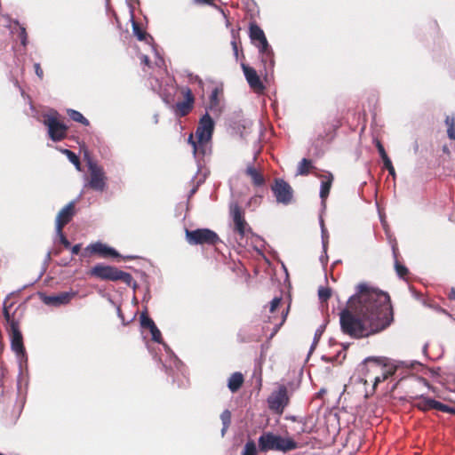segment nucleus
Wrapping results in <instances>:
<instances>
[{
  "mask_svg": "<svg viewBox=\"0 0 455 455\" xmlns=\"http://www.w3.org/2000/svg\"><path fill=\"white\" fill-rule=\"evenodd\" d=\"M214 130V122L208 113H205L200 119L196 131V138L203 140H211Z\"/></svg>",
  "mask_w": 455,
  "mask_h": 455,
  "instance_id": "f8f14e48",
  "label": "nucleus"
},
{
  "mask_svg": "<svg viewBox=\"0 0 455 455\" xmlns=\"http://www.w3.org/2000/svg\"><path fill=\"white\" fill-rule=\"evenodd\" d=\"M257 454H258V451H257L256 443L252 440L248 441L243 447L242 455H257Z\"/></svg>",
  "mask_w": 455,
  "mask_h": 455,
  "instance_id": "c85d7f7f",
  "label": "nucleus"
},
{
  "mask_svg": "<svg viewBox=\"0 0 455 455\" xmlns=\"http://www.w3.org/2000/svg\"><path fill=\"white\" fill-rule=\"evenodd\" d=\"M212 100H215V99H216V92H214L212 94Z\"/></svg>",
  "mask_w": 455,
  "mask_h": 455,
  "instance_id": "69168bd1",
  "label": "nucleus"
},
{
  "mask_svg": "<svg viewBox=\"0 0 455 455\" xmlns=\"http://www.w3.org/2000/svg\"><path fill=\"white\" fill-rule=\"evenodd\" d=\"M230 215L234 222V230L240 236L239 243L242 244L243 238L251 233V228L244 220L242 210L237 203L230 204Z\"/></svg>",
  "mask_w": 455,
  "mask_h": 455,
  "instance_id": "423d86ee",
  "label": "nucleus"
},
{
  "mask_svg": "<svg viewBox=\"0 0 455 455\" xmlns=\"http://www.w3.org/2000/svg\"><path fill=\"white\" fill-rule=\"evenodd\" d=\"M188 80L189 84H197L198 86L202 90L204 89V83H203L202 79L197 75H194L192 73H188Z\"/></svg>",
  "mask_w": 455,
  "mask_h": 455,
  "instance_id": "e433bc0d",
  "label": "nucleus"
},
{
  "mask_svg": "<svg viewBox=\"0 0 455 455\" xmlns=\"http://www.w3.org/2000/svg\"><path fill=\"white\" fill-rule=\"evenodd\" d=\"M141 61L146 65L149 66V58L147 55L141 56Z\"/></svg>",
  "mask_w": 455,
  "mask_h": 455,
  "instance_id": "4d7b16f0",
  "label": "nucleus"
},
{
  "mask_svg": "<svg viewBox=\"0 0 455 455\" xmlns=\"http://www.w3.org/2000/svg\"><path fill=\"white\" fill-rule=\"evenodd\" d=\"M75 214V201L68 203L58 213L55 220L56 233H60V230L67 225Z\"/></svg>",
  "mask_w": 455,
  "mask_h": 455,
  "instance_id": "2eb2a0df",
  "label": "nucleus"
},
{
  "mask_svg": "<svg viewBox=\"0 0 455 455\" xmlns=\"http://www.w3.org/2000/svg\"><path fill=\"white\" fill-rule=\"evenodd\" d=\"M57 235H59L60 241L64 245V247L65 248H70V246H71L70 242L64 235V234L62 232V229L60 230V233H57Z\"/></svg>",
  "mask_w": 455,
  "mask_h": 455,
  "instance_id": "de8ad7c7",
  "label": "nucleus"
},
{
  "mask_svg": "<svg viewBox=\"0 0 455 455\" xmlns=\"http://www.w3.org/2000/svg\"><path fill=\"white\" fill-rule=\"evenodd\" d=\"M268 408L278 413L282 414L284 408L289 403L288 389L284 385L279 386L277 390H275L267 397Z\"/></svg>",
  "mask_w": 455,
  "mask_h": 455,
  "instance_id": "39448f33",
  "label": "nucleus"
},
{
  "mask_svg": "<svg viewBox=\"0 0 455 455\" xmlns=\"http://www.w3.org/2000/svg\"><path fill=\"white\" fill-rule=\"evenodd\" d=\"M430 403H432V409H435V410H437L440 411H443V412H444V411H449L448 405L442 403L435 399H434V401H431Z\"/></svg>",
  "mask_w": 455,
  "mask_h": 455,
  "instance_id": "58836bf2",
  "label": "nucleus"
},
{
  "mask_svg": "<svg viewBox=\"0 0 455 455\" xmlns=\"http://www.w3.org/2000/svg\"><path fill=\"white\" fill-rule=\"evenodd\" d=\"M90 274L102 280L118 281L130 285L132 276L130 273L119 270L116 267L106 266L103 264L95 265L90 271Z\"/></svg>",
  "mask_w": 455,
  "mask_h": 455,
  "instance_id": "7ed1b4c3",
  "label": "nucleus"
},
{
  "mask_svg": "<svg viewBox=\"0 0 455 455\" xmlns=\"http://www.w3.org/2000/svg\"><path fill=\"white\" fill-rule=\"evenodd\" d=\"M88 169L91 176L90 188L96 191H103L106 188V176L102 167L93 162H89Z\"/></svg>",
  "mask_w": 455,
  "mask_h": 455,
  "instance_id": "9d476101",
  "label": "nucleus"
},
{
  "mask_svg": "<svg viewBox=\"0 0 455 455\" xmlns=\"http://www.w3.org/2000/svg\"><path fill=\"white\" fill-rule=\"evenodd\" d=\"M243 383V376L241 372H234L228 379V387L231 392H236Z\"/></svg>",
  "mask_w": 455,
  "mask_h": 455,
  "instance_id": "aec40b11",
  "label": "nucleus"
},
{
  "mask_svg": "<svg viewBox=\"0 0 455 455\" xmlns=\"http://www.w3.org/2000/svg\"><path fill=\"white\" fill-rule=\"evenodd\" d=\"M182 93L185 97V101L190 103V104H194V101H195V99H194V96H193V93H192V91L190 88L188 87H185L183 88L182 90Z\"/></svg>",
  "mask_w": 455,
  "mask_h": 455,
  "instance_id": "4c0bfd02",
  "label": "nucleus"
},
{
  "mask_svg": "<svg viewBox=\"0 0 455 455\" xmlns=\"http://www.w3.org/2000/svg\"><path fill=\"white\" fill-rule=\"evenodd\" d=\"M76 294L77 292L73 291H63L54 295H44L42 300L47 306L60 307L68 304Z\"/></svg>",
  "mask_w": 455,
  "mask_h": 455,
  "instance_id": "ddd939ff",
  "label": "nucleus"
},
{
  "mask_svg": "<svg viewBox=\"0 0 455 455\" xmlns=\"http://www.w3.org/2000/svg\"><path fill=\"white\" fill-rule=\"evenodd\" d=\"M376 147L382 161L388 158V156L387 155L386 150L380 141L377 140Z\"/></svg>",
  "mask_w": 455,
  "mask_h": 455,
  "instance_id": "a18cd8bd",
  "label": "nucleus"
},
{
  "mask_svg": "<svg viewBox=\"0 0 455 455\" xmlns=\"http://www.w3.org/2000/svg\"><path fill=\"white\" fill-rule=\"evenodd\" d=\"M348 307L339 313L341 331L355 339L375 334L393 321V310L387 293L369 288L365 283L356 287V293L347 300Z\"/></svg>",
  "mask_w": 455,
  "mask_h": 455,
  "instance_id": "f257e3e1",
  "label": "nucleus"
},
{
  "mask_svg": "<svg viewBox=\"0 0 455 455\" xmlns=\"http://www.w3.org/2000/svg\"><path fill=\"white\" fill-rule=\"evenodd\" d=\"M127 4L130 8V13H131V20H133L134 18V8L132 6L133 3H138V0H126Z\"/></svg>",
  "mask_w": 455,
  "mask_h": 455,
  "instance_id": "8fccbe9b",
  "label": "nucleus"
},
{
  "mask_svg": "<svg viewBox=\"0 0 455 455\" xmlns=\"http://www.w3.org/2000/svg\"><path fill=\"white\" fill-rule=\"evenodd\" d=\"M70 249H71L72 254L76 255L79 253V251L81 250V244L77 243V244L73 245L72 247L70 246Z\"/></svg>",
  "mask_w": 455,
  "mask_h": 455,
  "instance_id": "864d4df0",
  "label": "nucleus"
},
{
  "mask_svg": "<svg viewBox=\"0 0 455 455\" xmlns=\"http://www.w3.org/2000/svg\"><path fill=\"white\" fill-rule=\"evenodd\" d=\"M383 164H384V167L386 169H387L389 174L391 176L395 177V168H394V166L392 164V162H391L390 158L388 157V158L383 160Z\"/></svg>",
  "mask_w": 455,
  "mask_h": 455,
  "instance_id": "c03bdc74",
  "label": "nucleus"
},
{
  "mask_svg": "<svg viewBox=\"0 0 455 455\" xmlns=\"http://www.w3.org/2000/svg\"><path fill=\"white\" fill-rule=\"evenodd\" d=\"M318 296L322 301H327L331 296V290L328 287H320Z\"/></svg>",
  "mask_w": 455,
  "mask_h": 455,
  "instance_id": "f704fd0d",
  "label": "nucleus"
},
{
  "mask_svg": "<svg viewBox=\"0 0 455 455\" xmlns=\"http://www.w3.org/2000/svg\"><path fill=\"white\" fill-rule=\"evenodd\" d=\"M186 238L188 243L192 245H215L220 241L218 235L208 228H198L191 231L186 229Z\"/></svg>",
  "mask_w": 455,
  "mask_h": 455,
  "instance_id": "20e7f679",
  "label": "nucleus"
},
{
  "mask_svg": "<svg viewBox=\"0 0 455 455\" xmlns=\"http://www.w3.org/2000/svg\"><path fill=\"white\" fill-rule=\"evenodd\" d=\"M228 427H225V425H223V427H222V429H221V434H222V435H224V434H225L226 430L228 429Z\"/></svg>",
  "mask_w": 455,
  "mask_h": 455,
  "instance_id": "052dcab7",
  "label": "nucleus"
},
{
  "mask_svg": "<svg viewBox=\"0 0 455 455\" xmlns=\"http://www.w3.org/2000/svg\"><path fill=\"white\" fill-rule=\"evenodd\" d=\"M6 300L7 299L4 301L3 315L6 322L9 323V326L11 327V323L16 321L11 317V315L9 313V307L6 306Z\"/></svg>",
  "mask_w": 455,
  "mask_h": 455,
  "instance_id": "79ce46f5",
  "label": "nucleus"
},
{
  "mask_svg": "<svg viewBox=\"0 0 455 455\" xmlns=\"http://www.w3.org/2000/svg\"><path fill=\"white\" fill-rule=\"evenodd\" d=\"M62 152L68 156V160L76 167V169L80 170V161L78 156L69 149H64Z\"/></svg>",
  "mask_w": 455,
  "mask_h": 455,
  "instance_id": "2f4dec72",
  "label": "nucleus"
},
{
  "mask_svg": "<svg viewBox=\"0 0 455 455\" xmlns=\"http://www.w3.org/2000/svg\"><path fill=\"white\" fill-rule=\"evenodd\" d=\"M249 37L252 44L267 39L264 31L255 22H251L249 25Z\"/></svg>",
  "mask_w": 455,
  "mask_h": 455,
  "instance_id": "a211bd4d",
  "label": "nucleus"
},
{
  "mask_svg": "<svg viewBox=\"0 0 455 455\" xmlns=\"http://www.w3.org/2000/svg\"><path fill=\"white\" fill-rule=\"evenodd\" d=\"M395 271H396L397 275L400 277H403L408 273L407 267L401 265L397 260H395Z\"/></svg>",
  "mask_w": 455,
  "mask_h": 455,
  "instance_id": "ea45409f",
  "label": "nucleus"
},
{
  "mask_svg": "<svg viewBox=\"0 0 455 455\" xmlns=\"http://www.w3.org/2000/svg\"><path fill=\"white\" fill-rule=\"evenodd\" d=\"M132 32L137 36V38L140 41H145L147 44H148L152 49V52L155 56V65L160 68L163 69L164 67V60L160 56L159 52L156 51V47L151 44L153 41V38L148 35L146 32H144L140 26L134 21V19L132 20Z\"/></svg>",
  "mask_w": 455,
  "mask_h": 455,
  "instance_id": "9b49d317",
  "label": "nucleus"
},
{
  "mask_svg": "<svg viewBox=\"0 0 455 455\" xmlns=\"http://www.w3.org/2000/svg\"><path fill=\"white\" fill-rule=\"evenodd\" d=\"M394 257L396 258V248L395 245L392 246Z\"/></svg>",
  "mask_w": 455,
  "mask_h": 455,
  "instance_id": "680f3d73",
  "label": "nucleus"
},
{
  "mask_svg": "<svg viewBox=\"0 0 455 455\" xmlns=\"http://www.w3.org/2000/svg\"><path fill=\"white\" fill-rule=\"evenodd\" d=\"M333 176L331 173H327L326 175L323 176L320 187V198L323 207H325V200L329 196Z\"/></svg>",
  "mask_w": 455,
  "mask_h": 455,
  "instance_id": "f3484780",
  "label": "nucleus"
},
{
  "mask_svg": "<svg viewBox=\"0 0 455 455\" xmlns=\"http://www.w3.org/2000/svg\"><path fill=\"white\" fill-rule=\"evenodd\" d=\"M196 188H194L193 189H191L189 196L194 195L196 193Z\"/></svg>",
  "mask_w": 455,
  "mask_h": 455,
  "instance_id": "e2e57ef3",
  "label": "nucleus"
},
{
  "mask_svg": "<svg viewBox=\"0 0 455 455\" xmlns=\"http://www.w3.org/2000/svg\"><path fill=\"white\" fill-rule=\"evenodd\" d=\"M19 37L20 39L21 44L23 46H26L27 45V42H28V36H27V32H26L25 28H23V27L20 28Z\"/></svg>",
  "mask_w": 455,
  "mask_h": 455,
  "instance_id": "49530a36",
  "label": "nucleus"
},
{
  "mask_svg": "<svg viewBox=\"0 0 455 455\" xmlns=\"http://www.w3.org/2000/svg\"><path fill=\"white\" fill-rule=\"evenodd\" d=\"M311 167V161L307 158H303L298 165L297 175H307Z\"/></svg>",
  "mask_w": 455,
  "mask_h": 455,
  "instance_id": "a878e982",
  "label": "nucleus"
},
{
  "mask_svg": "<svg viewBox=\"0 0 455 455\" xmlns=\"http://www.w3.org/2000/svg\"><path fill=\"white\" fill-rule=\"evenodd\" d=\"M259 58L266 71L273 69L275 66L273 49L259 54Z\"/></svg>",
  "mask_w": 455,
  "mask_h": 455,
  "instance_id": "4be33fe9",
  "label": "nucleus"
},
{
  "mask_svg": "<svg viewBox=\"0 0 455 455\" xmlns=\"http://www.w3.org/2000/svg\"><path fill=\"white\" fill-rule=\"evenodd\" d=\"M245 173L246 175H248L251 180H252V183L257 186V187H260L262 185H264L265 183V180H264V177L262 176V174L256 169L254 168V166H252L251 164H248L246 169H245Z\"/></svg>",
  "mask_w": 455,
  "mask_h": 455,
  "instance_id": "6ab92c4d",
  "label": "nucleus"
},
{
  "mask_svg": "<svg viewBox=\"0 0 455 455\" xmlns=\"http://www.w3.org/2000/svg\"><path fill=\"white\" fill-rule=\"evenodd\" d=\"M271 189L278 204L287 205L291 203L293 190L289 183L283 180L276 179Z\"/></svg>",
  "mask_w": 455,
  "mask_h": 455,
  "instance_id": "6e6552de",
  "label": "nucleus"
},
{
  "mask_svg": "<svg viewBox=\"0 0 455 455\" xmlns=\"http://www.w3.org/2000/svg\"><path fill=\"white\" fill-rule=\"evenodd\" d=\"M232 49L235 59L238 58V46L236 41L234 39L231 41Z\"/></svg>",
  "mask_w": 455,
  "mask_h": 455,
  "instance_id": "603ef678",
  "label": "nucleus"
},
{
  "mask_svg": "<svg viewBox=\"0 0 455 455\" xmlns=\"http://www.w3.org/2000/svg\"><path fill=\"white\" fill-rule=\"evenodd\" d=\"M67 113L73 121L80 123L85 126L90 124L89 120L85 118L79 111L69 108L67 110Z\"/></svg>",
  "mask_w": 455,
  "mask_h": 455,
  "instance_id": "393cba45",
  "label": "nucleus"
},
{
  "mask_svg": "<svg viewBox=\"0 0 455 455\" xmlns=\"http://www.w3.org/2000/svg\"><path fill=\"white\" fill-rule=\"evenodd\" d=\"M90 251L91 253H96L102 257H118V252L112 247L108 246L107 244H104L100 242H97L94 243L89 244L85 250L84 253H83V256H86V252Z\"/></svg>",
  "mask_w": 455,
  "mask_h": 455,
  "instance_id": "dca6fc26",
  "label": "nucleus"
},
{
  "mask_svg": "<svg viewBox=\"0 0 455 455\" xmlns=\"http://www.w3.org/2000/svg\"><path fill=\"white\" fill-rule=\"evenodd\" d=\"M44 124L48 128V134L52 140L60 141L66 138L68 127L55 116L50 115L45 116Z\"/></svg>",
  "mask_w": 455,
  "mask_h": 455,
  "instance_id": "1a4fd4ad",
  "label": "nucleus"
},
{
  "mask_svg": "<svg viewBox=\"0 0 455 455\" xmlns=\"http://www.w3.org/2000/svg\"><path fill=\"white\" fill-rule=\"evenodd\" d=\"M34 67H35V71H36V76H37L39 78H42V77H43V74H44V72H43V70H42V68H41V67H40V64H39V63H36V64L34 65Z\"/></svg>",
  "mask_w": 455,
  "mask_h": 455,
  "instance_id": "3c124183",
  "label": "nucleus"
},
{
  "mask_svg": "<svg viewBox=\"0 0 455 455\" xmlns=\"http://www.w3.org/2000/svg\"><path fill=\"white\" fill-rule=\"evenodd\" d=\"M392 374V371H386L385 372H382L381 375L376 376L374 378V387L377 386L379 383L384 381L386 379H387Z\"/></svg>",
  "mask_w": 455,
  "mask_h": 455,
  "instance_id": "37998d69",
  "label": "nucleus"
},
{
  "mask_svg": "<svg viewBox=\"0 0 455 455\" xmlns=\"http://www.w3.org/2000/svg\"><path fill=\"white\" fill-rule=\"evenodd\" d=\"M220 419L222 421V424L225 425V427H228L231 421V413L228 410H225L221 415Z\"/></svg>",
  "mask_w": 455,
  "mask_h": 455,
  "instance_id": "a19ab883",
  "label": "nucleus"
},
{
  "mask_svg": "<svg viewBox=\"0 0 455 455\" xmlns=\"http://www.w3.org/2000/svg\"><path fill=\"white\" fill-rule=\"evenodd\" d=\"M10 336L12 350L15 353L20 363L21 364L23 362H27V355L23 345V338L20 331L18 322L11 323Z\"/></svg>",
  "mask_w": 455,
  "mask_h": 455,
  "instance_id": "0eeeda50",
  "label": "nucleus"
},
{
  "mask_svg": "<svg viewBox=\"0 0 455 455\" xmlns=\"http://www.w3.org/2000/svg\"><path fill=\"white\" fill-rule=\"evenodd\" d=\"M203 3H210L212 0H200Z\"/></svg>",
  "mask_w": 455,
  "mask_h": 455,
  "instance_id": "774afa93",
  "label": "nucleus"
},
{
  "mask_svg": "<svg viewBox=\"0 0 455 455\" xmlns=\"http://www.w3.org/2000/svg\"><path fill=\"white\" fill-rule=\"evenodd\" d=\"M449 299L455 300V289H451L449 292Z\"/></svg>",
  "mask_w": 455,
  "mask_h": 455,
  "instance_id": "13d9d810",
  "label": "nucleus"
},
{
  "mask_svg": "<svg viewBox=\"0 0 455 455\" xmlns=\"http://www.w3.org/2000/svg\"><path fill=\"white\" fill-rule=\"evenodd\" d=\"M364 362H365L366 363H374V367H375L376 369H379V364L378 363V360H377V359H375V358H371V357H369V358L365 359V361H364Z\"/></svg>",
  "mask_w": 455,
  "mask_h": 455,
  "instance_id": "5fc2aeb1",
  "label": "nucleus"
},
{
  "mask_svg": "<svg viewBox=\"0 0 455 455\" xmlns=\"http://www.w3.org/2000/svg\"><path fill=\"white\" fill-rule=\"evenodd\" d=\"M280 302H281V298H274L271 302H270V308H269V311L271 313H273L276 307H278V306L280 305Z\"/></svg>",
  "mask_w": 455,
  "mask_h": 455,
  "instance_id": "09e8293b",
  "label": "nucleus"
},
{
  "mask_svg": "<svg viewBox=\"0 0 455 455\" xmlns=\"http://www.w3.org/2000/svg\"><path fill=\"white\" fill-rule=\"evenodd\" d=\"M259 449L261 452L268 451H290L295 450L298 444L291 438L276 435L272 432H265L259 437Z\"/></svg>",
  "mask_w": 455,
  "mask_h": 455,
  "instance_id": "f03ea898",
  "label": "nucleus"
},
{
  "mask_svg": "<svg viewBox=\"0 0 455 455\" xmlns=\"http://www.w3.org/2000/svg\"><path fill=\"white\" fill-rule=\"evenodd\" d=\"M320 226H321V233H322V243L324 253L326 254V249L328 244V232L324 227L323 220L320 218Z\"/></svg>",
  "mask_w": 455,
  "mask_h": 455,
  "instance_id": "473e14b6",
  "label": "nucleus"
},
{
  "mask_svg": "<svg viewBox=\"0 0 455 455\" xmlns=\"http://www.w3.org/2000/svg\"><path fill=\"white\" fill-rule=\"evenodd\" d=\"M211 140H199L197 139V145L195 146V149L193 150L194 156L196 158L199 157V156H204L210 154L211 152Z\"/></svg>",
  "mask_w": 455,
  "mask_h": 455,
  "instance_id": "412c9836",
  "label": "nucleus"
},
{
  "mask_svg": "<svg viewBox=\"0 0 455 455\" xmlns=\"http://www.w3.org/2000/svg\"><path fill=\"white\" fill-rule=\"evenodd\" d=\"M140 325L142 328L148 330L155 325L154 321L148 315L147 312H142L140 315Z\"/></svg>",
  "mask_w": 455,
  "mask_h": 455,
  "instance_id": "7c9ffc66",
  "label": "nucleus"
},
{
  "mask_svg": "<svg viewBox=\"0 0 455 455\" xmlns=\"http://www.w3.org/2000/svg\"><path fill=\"white\" fill-rule=\"evenodd\" d=\"M188 142L193 147V150L195 149V146L197 145V141H196L194 140V136L193 134H190L188 139Z\"/></svg>",
  "mask_w": 455,
  "mask_h": 455,
  "instance_id": "6e6d98bb",
  "label": "nucleus"
},
{
  "mask_svg": "<svg viewBox=\"0 0 455 455\" xmlns=\"http://www.w3.org/2000/svg\"><path fill=\"white\" fill-rule=\"evenodd\" d=\"M176 108L180 116H184L189 113L192 109L193 105L187 101H180L176 103Z\"/></svg>",
  "mask_w": 455,
  "mask_h": 455,
  "instance_id": "cd10ccee",
  "label": "nucleus"
},
{
  "mask_svg": "<svg viewBox=\"0 0 455 455\" xmlns=\"http://www.w3.org/2000/svg\"><path fill=\"white\" fill-rule=\"evenodd\" d=\"M444 412H450V413L455 414V408L449 406V411H444Z\"/></svg>",
  "mask_w": 455,
  "mask_h": 455,
  "instance_id": "bf43d9fd",
  "label": "nucleus"
},
{
  "mask_svg": "<svg viewBox=\"0 0 455 455\" xmlns=\"http://www.w3.org/2000/svg\"><path fill=\"white\" fill-rule=\"evenodd\" d=\"M431 401H434V399L421 396L417 403V407L422 411L430 410L432 409V403H430Z\"/></svg>",
  "mask_w": 455,
  "mask_h": 455,
  "instance_id": "c756f323",
  "label": "nucleus"
},
{
  "mask_svg": "<svg viewBox=\"0 0 455 455\" xmlns=\"http://www.w3.org/2000/svg\"><path fill=\"white\" fill-rule=\"evenodd\" d=\"M50 258H51V252H50V251H48V252H47V255H46V259H50Z\"/></svg>",
  "mask_w": 455,
  "mask_h": 455,
  "instance_id": "338daca9",
  "label": "nucleus"
},
{
  "mask_svg": "<svg viewBox=\"0 0 455 455\" xmlns=\"http://www.w3.org/2000/svg\"><path fill=\"white\" fill-rule=\"evenodd\" d=\"M149 331L152 335V339L157 343L163 344L165 351L168 354L173 355V357L175 358V362L178 361L176 356L171 351L170 347L165 343L163 342L161 331H159V329L156 327V324L152 328L149 329Z\"/></svg>",
  "mask_w": 455,
  "mask_h": 455,
  "instance_id": "5701e85b",
  "label": "nucleus"
},
{
  "mask_svg": "<svg viewBox=\"0 0 455 455\" xmlns=\"http://www.w3.org/2000/svg\"><path fill=\"white\" fill-rule=\"evenodd\" d=\"M155 123L156 124L158 122V116L155 115L154 116Z\"/></svg>",
  "mask_w": 455,
  "mask_h": 455,
  "instance_id": "0e129e2a",
  "label": "nucleus"
},
{
  "mask_svg": "<svg viewBox=\"0 0 455 455\" xmlns=\"http://www.w3.org/2000/svg\"><path fill=\"white\" fill-rule=\"evenodd\" d=\"M324 328H325V325H321L319 326L315 332V336H314V339H313V342H312V345H311V347H310V352L312 350H314V348L315 347V346L317 345L319 339H321L323 331H324Z\"/></svg>",
  "mask_w": 455,
  "mask_h": 455,
  "instance_id": "72a5a7b5",
  "label": "nucleus"
},
{
  "mask_svg": "<svg viewBox=\"0 0 455 455\" xmlns=\"http://www.w3.org/2000/svg\"><path fill=\"white\" fill-rule=\"evenodd\" d=\"M447 135L451 140H455V116H446Z\"/></svg>",
  "mask_w": 455,
  "mask_h": 455,
  "instance_id": "bb28decb",
  "label": "nucleus"
},
{
  "mask_svg": "<svg viewBox=\"0 0 455 455\" xmlns=\"http://www.w3.org/2000/svg\"><path fill=\"white\" fill-rule=\"evenodd\" d=\"M253 45L258 48L259 54H261V53L272 49V47L270 46V44L267 42V39H264L263 41L258 42V43L254 44Z\"/></svg>",
  "mask_w": 455,
  "mask_h": 455,
  "instance_id": "c9c22d12",
  "label": "nucleus"
},
{
  "mask_svg": "<svg viewBox=\"0 0 455 455\" xmlns=\"http://www.w3.org/2000/svg\"><path fill=\"white\" fill-rule=\"evenodd\" d=\"M241 67L251 89L255 92H262L265 89V86L261 82L259 75L257 74V71L253 68L244 63H242Z\"/></svg>",
  "mask_w": 455,
  "mask_h": 455,
  "instance_id": "4468645a",
  "label": "nucleus"
},
{
  "mask_svg": "<svg viewBox=\"0 0 455 455\" xmlns=\"http://www.w3.org/2000/svg\"><path fill=\"white\" fill-rule=\"evenodd\" d=\"M346 349L347 347L344 346L335 355H324L322 356V360L326 363H341L346 358Z\"/></svg>",
  "mask_w": 455,
  "mask_h": 455,
  "instance_id": "b1692460",
  "label": "nucleus"
}]
</instances>
